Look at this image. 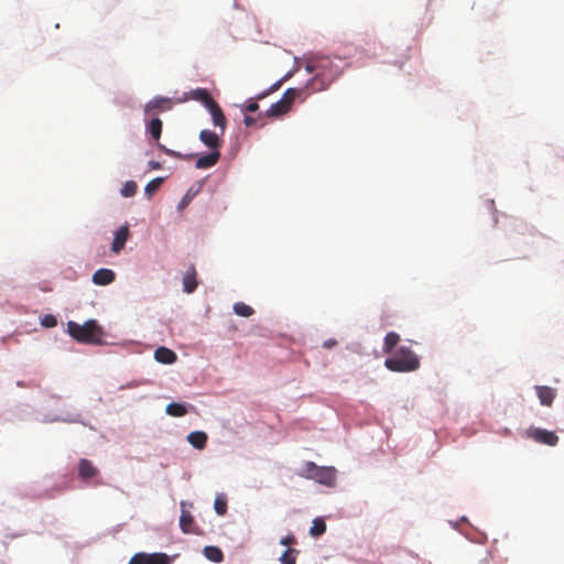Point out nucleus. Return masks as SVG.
I'll list each match as a JSON object with an SVG mask.
<instances>
[{
  "instance_id": "f257e3e1",
  "label": "nucleus",
  "mask_w": 564,
  "mask_h": 564,
  "mask_svg": "<svg viewBox=\"0 0 564 564\" xmlns=\"http://www.w3.org/2000/svg\"><path fill=\"white\" fill-rule=\"evenodd\" d=\"M340 59H333L328 56H323L311 61L306 65L308 73H314V77L310 80L306 88L311 91H322L340 75L341 68L339 66Z\"/></svg>"
},
{
  "instance_id": "f03ea898",
  "label": "nucleus",
  "mask_w": 564,
  "mask_h": 564,
  "mask_svg": "<svg viewBox=\"0 0 564 564\" xmlns=\"http://www.w3.org/2000/svg\"><path fill=\"white\" fill-rule=\"evenodd\" d=\"M384 366L394 372H410L419 369V357L408 347L401 346L384 360Z\"/></svg>"
},
{
  "instance_id": "7ed1b4c3",
  "label": "nucleus",
  "mask_w": 564,
  "mask_h": 564,
  "mask_svg": "<svg viewBox=\"0 0 564 564\" xmlns=\"http://www.w3.org/2000/svg\"><path fill=\"white\" fill-rule=\"evenodd\" d=\"M67 329L78 343L99 344L101 341L102 329L95 319H89L83 325L70 321L67 323Z\"/></svg>"
},
{
  "instance_id": "20e7f679",
  "label": "nucleus",
  "mask_w": 564,
  "mask_h": 564,
  "mask_svg": "<svg viewBox=\"0 0 564 564\" xmlns=\"http://www.w3.org/2000/svg\"><path fill=\"white\" fill-rule=\"evenodd\" d=\"M336 474L337 470L334 467L317 466L314 462H306L299 476L333 487L336 482Z\"/></svg>"
},
{
  "instance_id": "39448f33",
  "label": "nucleus",
  "mask_w": 564,
  "mask_h": 564,
  "mask_svg": "<svg viewBox=\"0 0 564 564\" xmlns=\"http://www.w3.org/2000/svg\"><path fill=\"white\" fill-rule=\"evenodd\" d=\"M300 93L301 90H297L295 88L286 89L281 99L270 106V108L267 110V116L278 117L286 113L290 110L295 98L300 95Z\"/></svg>"
},
{
  "instance_id": "423d86ee",
  "label": "nucleus",
  "mask_w": 564,
  "mask_h": 564,
  "mask_svg": "<svg viewBox=\"0 0 564 564\" xmlns=\"http://www.w3.org/2000/svg\"><path fill=\"white\" fill-rule=\"evenodd\" d=\"M527 436L540 444L555 446L558 443V436L552 432L540 427H529Z\"/></svg>"
},
{
  "instance_id": "0eeeda50",
  "label": "nucleus",
  "mask_w": 564,
  "mask_h": 564,
  "mask_svg": "<svg viewBox=\"0 0 564 564\" xmlns=\"http://www.w3.org/2000/svg\"><path fill=\"white\" fill-rule=\"evenodd\" d=\"M169 556L164 553H137L134 554L129 564H169Z\"/></svg>"
},
{
  "instance_id": "6e6552de",
  "label": "nucleus",
  "mask_w": 564,
  "mask_h": 564,
  "mask_svg": "<svg viewBox=\"0 0 564 564\" xmlns=\"http://www.w3.org/2000/svg\"><path fill=\"white\" fill-rule=\"evenodd\" d=\"M199 140L210 150L219 151L221 148V140L219 135L210 130H202L199 133Z\"/></svg>"
},
{
  "instance_id": "1a4fd4ad",
  "label": "nucleus",
  "mask_w": 564,
  "mask_h": 564,
  "mask_svg": "<svg viewBox=\"0 0 564 564\" xmlns=\"http://www.w3.org/2000/svg\"><path fill=\"white\" fill-rule=\"evenodd\" d=\"M99 474V470L94 464L86 459L82 458L78 463V475L83 480H88L96 477Z\"/></svg>"
},
{
  "instance_id": "9d476101",
  "label": "nucleus",
  "mask_w": 564,
  "mask_h": 564,
  "mask_svg": "<svg viewBox=\"0 0 564 564\" xmlns=\"http://www.w3.org/2000/svg\"><path fill=\"white\" fill-rule=\"evenodd\" d=\"M207 109H208L209 113L212 115L213 123L216 127L220 128V132L223 134L225 132V129L227 126V120H226V117H225L220 106L215 101Z\"/></svg>"
},
{
  "instance_id": "9b49d317",
  "label": "nucleus",
  "mask_w": 564,
  "mask_h": 564,
  "mask_svg": "<svg viewBox=\"0 0 564 564\" xmlns=\"http://www.w3.org/2000/svg\"><path fill=\"white\" fill-rule=\"evenodd\" d=\"M129 238V228L128 226H121L116 232L115 238L111 245V250L115 253H119L123 248Z\"/></svg>"
},
{
  "instance_id": "f8f14e48",
  "label": "nucleus",
  "mask_w": 564,
  "mask_h": 564,
  "mask_svg": "<svg viewBox=\"0 0 564 564\" xmlns=\"http://www.w3.org/2000/svg\"><path fill=\"white\" fill-rule=\"evenodd\" d=\"M196 276V269L194 265H191L183 276V291L185 293L191 294L197 289L198 282Z\"/></svg>"
},
{
  "instance_id": "ddd939ff",
  "label": "nucleus",
  "mask_w": 564,
  "mask_h": 564,
  "mask_svg": "<svg viewBox=\"0 0 564 564\" xmlns=\"http://www.w3.org/2000/svg\"><path fill=\"white\" fill-rule=\"evenodd\" d=\"M171 100L169 98L155 97L144 106L145 115H150L152 111H164L171 109Z\"/></svg>"
},
{
  "instance_id": "4468645a",
  "label": "nucleus",
  "mask_w": 564,
  "mask_h": 564,
  "mask_svg": "<svg viewBox=\"0 0 564 564\" xmlns=\"http://www.w3.org/2000/svg\"><path fill=\"white\" fill-rule=\"evenodd\" d=\"M182 508H184L185 502H181ZM180 527L184 533H196L194 517L192 513L185 509H182L180 517Z\"/></svg>"
},
{
  "instance_id": "2eb2a0df",
  "label": "nucleus",
  "mask_w": 564,
  "mask_h": 564,
  "mask_svg": "<svg viewBox=\"0 0 564 564\" xmlns=\"http://www.w3.org/2000/svg\"><path fill=\"white\" fill-rule=\"evenodd\" d=\"M220 159V151L210 150L208 154L202 155L195 163L196 169H209L217 164Z\"/></svg>"
},
{
  "instance_id": "dca6fc26",
  "label": "nucleus",
  "mask_w": 564,
  "mask_h": 564,
  "mask_svg": "<svg viewBox=\"0 0 564 564\" xmlns=\"http://www.w3.org/2000/svg\"><path fill=\"white\" fill-rule=\"evenodd\" d=\"M535 391L542 405L551 406L556 395L555 389L546 386H536Z\"/></svg>"
},
{
  "instance_id": "f3484780",
  "label": "nucleus",
  "mask_w": 564,
  "mask_h": 564,
  "mask_svg": "<svg viewBox=\"0 0 564 564\" xmlns=\"http://www.w3.org/2000/svg\"><path fill=\"white\" fill-rule=\"evenodd\" d=\"M116 279V274L110 269H98L93 274V282L97 285H108L112 283Z\"/></svg>"
},
{
  "instance_id": "a211bd4d",
  "label": "nucleus",
  "mask_w": 564,
  "mask_h": 564,
  "mask_svg": "<svg viewBox=\"0 0 564 564\" xmlns=\"http://www.w3.org/2000/svg\"><path fill=\"white\" fill-rule=\"evenodd\" d=\"M154 358L161 364L171 365L175 362L177 356L173 350L166 347H159L154 351Z\"/></svg>"
},
{
  "instance_id": "6ab92c4d",
  "label": "nucleus",
  "mask_w": 564,
  "mask_h": 564,
  "mask_svg": "<svg viewBox=\"0 0 564 564\" xmlns=\"http://www.w3.org/2000/svg\"><path fill=\"white\" fill-rule=\"evenodd\" d=\"M187 441L193 447L203 449L207 443V434L202 431H195L188 434Z\"/></svg>"
},
{
  "instance_id": "aec40b11",
  "label": "nucleus",
  "mask_w": 564,
  "mask_h": 564,
  "mask_svg": "<svg viewBox=\"0 0 564 564\" xmlns=\"http://www.w3.org/2000/svg\"><path fill=\"white\" fill-rule=\"evenodd\" d=\"M191 95L194 100L200 101L206 108L215 102L214 98L205 88H196L191 93Z\"/></svg>"
},
{
  "instance_id": "412c9836",
  "label": "nucleus",
  "mask_w": 564,
  "mask_h": 564,
  "mask_svg": "<svg viewBox=\"0 0 564 564\" xmlns=\"http://www.w3.org/2000/svg\"><path fill=\"white\" fill-rule=\"evenodd\" d=\"M203 553L209 561L214 563H220L224 560V553L218 546H205Z\"/></svg>"
},
{
  "instance_id": "4be33fe9",
  "label": "nucleus",
  "mask_w": 564,
  "mask_h": 564,
  "mask_svg": "<svg viewBox=\"0 0 564 564\" xmlns=\"http://www.w3.org/2000/svg\"><path fill=\"white\" fill-rule=\"evenodd\" d=\"M399 341H400L399 334H397L394 332L388 333L384 337L383 351L386 354L392 352L393 348L398 345Z\"/></svg>"
},
{
  "instance_id": "5701e85b",
  "label": "nucleus",
  "mask_w": 564,
  "mask_h": 564,
  "mask_svg": "<svg viewBox=\"0 0 564 564\" xmlns=\"http://www.w3.org/2000/svg\"><path fill=\"white\" fill-rule=\"evenodd\" d=\"M162 126L163 123L160 118H153L148 124V131L155 141L161 137Z\"/></svg>"
},
{
  "instance_id": "b1692460",
  "label": "nucleus",
  "mask_w": 564,
  "mask_h": 564,
  "mask_svg": "<svg viewBox=\"0 0 564 564\" xmlns=\"http://www.w3.org/2000/svg\"><path fill=\"white\" fill-rule=\"evenodd\" d=\"M166 413L171 416L180 417L184 416L187 413V409L182 403L172 402L166 405Z\"/></svg>"
},
{
  "instance_id": "393cba45",
  "label": "nucleus",
  "mask_w": 564,
  "mask_h": 564,
  "mask_svg": "<svg viewBox=\"0 0 564 564\" xmlns=\"http://www.w3.org/2000/svg\"><path fill=\"white\" fill-rule=\"evenodd\" d=\"M214 509L217 514L225 516L227 512V496L225 494H219L215 498Z\"/></svg>"
},
{
  "instance_id": "a878e982",
  "label": "nucleus",
  "mask_w": 564,
  "mask_h": 564,
  "mask_svg": "<svg viewBox=\"0 0 564 564\" xmlns=\"http://www.w3.org/2000/svg\"><path fill=\"white\" fill-rule=\"evenodd\" d=\"M234 312L242 317H250L254 313L253 308L243 302L235 303Z\"/></svg>"
},
{
  "instance_id": "bb28decb",
  "label": "nucleus",
  "mask_w": 564,
  "mask_h": 564,
  "mask_svg": "<svg viewBox=\"0 0 564 564\" xmlns=\"http://www.w3.org/2000/svg\"><path fill=\"white\" fill-rule=\"evenodd\" d=\"M297 554H299L297 550L288 549L280 556V562L282 564H295L296 563V555Z\"/></svg>"
},
{
  "instance_id": "cd10ccee",
  "label": "nucleus",
  "mask_w": 564,
  "mask_h": 564,
  "mask_svg": "<svg viewBox=\"0 0 564 564\" xmlns=\"http://www.w3.org/2000/svg\"><path fill=\"white\" fill-rule=\"evenodd\" d=\"M326 531V523L322 519H315L311 527L310 533L313 536H319Z\"/></svg>"
},
{
  "instance_id": "c85d7f7f",
  "label": "nucleus",
  "mask_w": 564,
  "mask_h": 564,
  "mask_svg": "<svg viewBox=\"0 0 564 564\" xmlns=\"http://www.w3.org/2000/svg\"><path fill=\"white\" fill-rule=\"evenodd\" d=\"M137 192V184L133 181H129L124 183V185L121 188V194L124 197H131Z\"/></svg>"
},
{
  "instance_id": "c756f323",
  "label": "nucleus",
  "mask_w": 564,
  "mask_h": 564,
  "mask_svg": "<svg viewBox=\"0 0 564 564\" xmlns=\"http://www.w3.org/2000/svg\"><path fill=\"white\" fill-rule=\"evenodd\" d=\"M162 182H163V178H161V177H156V178L150 181L145 186V193L148 195H152L154 192H156L160 188Z\"/></svg>"
},
{
  "instance_id": "7c9ffc66",
  "label": "nucleus",
  "mask_w": 564,
  "mask_h": 564,
  "mask_svg": "<svg viewBox=\"0 0 564 564\" xmlns=\"http://www.w3.org/2000/svg\"><path fill=\"white\" fill-rule=\"evenodd\" d=\"M41 324L47 328L55 327L57 325V319L54 315L47 314L41 319Z\"/></svg>"
},
{
  "instance_id": "2f4dec72",
  "label": "nucleus",
  "mask_w": 564,
  "mask_h": 564,
  "mask_svg": "<svg viewBox=\"0 0 564 564\" xmlns=\"http://www.w3.org/2000/svg\"><path fill=\"white\" fill-rule=\"evenodd\" d=\"M283 83V79H280L278 80L276 83H274L267 91L258 95V99H262L264 98L265 96L272 94L273 91L278 90L280 87H281V84Z\"/></svg>"
},
{
  "instance_id": "473e14b6",
  "label": "nucleus",
  "mask_w": 564,
  "mask_h": 564,
  "mask_svg": "<svg viewBox=\"0 0 564 564\" xmlns=\"http://www.w3.org/2000/svg\"><path fill=\"white\" fill-rule=\"evenodd\" d=\"M296 543V538L293 534H289L280 540L281 545H292Z\"/></svg>"
},
{
  "instance_id": "72a5a7b5",
  "label": "nucleus",
  "mask_w": 564,
  "mask_h": 564,
  "mask_svg": "<svg viewBox=\"0 0 564 564\" xmlns=\"http://www.w3.org/2000/svg\"><path fill=\"white\" fill-rule=\"evenodd\" d=\"M259 109V105L256 102V101H250L248 102V105L246 106V110L248 112H254Z\"/></svg>"
},
{
  "instance_id": "f704fd0d",
  "label": "nucleus",
  "mask_w": 564,
  "mask_h": 564,
  "mask_svg": "<svg viewBox=\"0 0 564 564\" xmlns=\"http://www.w3.org/2000/svg\"><path fill=\"white\" fill-rule=\"evenodd\" d=\"M160 149H162L167 155L172 156V158H181V154L173 151V150H169L166 149L165 147L159 144Z\"/></svg>"
},
{
  "instance_id": "c9c22d12",
  "label": "nucleus",
  "mask_w": 564,
  "mask_h": 564,
  "mask_svg": "<svg viewBox=\"0 0 564 564\" xmlns=\"http://www.w3.org/2000/svg\"><path fill=\"white\" fill-rule=\"evenodd\" d=\"M337 344V341L335 339H329V340H326L324 341L323 346L327 349H330L333 348L335 345Z\"/></svg>"
},
{
  "instance_id": "e433bc0d",
  "label": "nucleus",
  "mask_w": 564,
  "mask_h": 564,
  "mask_svg": "<svg viewBox=\"0 0 564 564\" xmlns=\"http://www.w3.org/2000/svg\"><path fill=\"white\" fill-rule=\"evenodd\" d=\"M243 122L247 127H250L256 122V119L250 116H246Z\"/></svg>"
},
{
  "instance_id": "4c0bfd02",
  "label": "nucleus",
  "mask_w": 564,
  "mask_h": 564,
  "mask_svg": "<svg viewBox=\"0 0 564 564\" xmlns=\"http://www.w3.org/2000/svg\"><path fill=\"white\" fill-rule=\"evenodd\" d=\"M188 204L187 196L183 197V199L178 204V208L183 209Z\"/></svg>"
}]
</instances>
